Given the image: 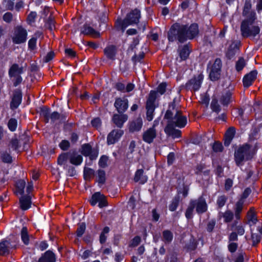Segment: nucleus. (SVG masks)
Wrapping results in <instances>:
<instances>
[{
	"label": "nucleus",
	"mask_w": 262,
	"mask_h": 262,
	"mask_svg": "<svg viewBox=\"0 0 262 262\" xmlns=\"http://www.w3.org/2000/svg\"><path fill=\"white\" fill-rule=\"evenodd\" d=\"M199 30L196 24H192L190 26L178 23L173 24L168 32V39L173 42L178 40L183 43L188 39H192L196 37Z\"/></svg>",
	"instance_id": "obj_1"
},
{
	"label": "nucleus",
	"mask_w": 262,
	"mask_h": 262,
	"mask_svg": "<svg viewBox=\"0 0 262 262\" xmlns=\"http://www.w3.org/2000/svg\"><path fill=\"white\" fill-rule=\"evenodd\" d=\"M257 149V143L254 145L245 143L239 146L234 154L236 165L238 166H243L245 162L253 159Z\"/></svg>",
	"instance_id": "obj_2"
},
{
	"label": "nucleus",
	"mask_w": 262,
	"mask_h": 262,
	"mask_svg": "<svg viewBox=\"0 0 262 262\" xmlns=\"http://www.w3.org/2000/svg\"><path fill=\"white\" fill-rule=\"evenodd\" d=\"M164 118L168 120V123L180 128L185 127L187 123L186 117L182 115L181 110L176 107L174 102L169 104Z\"/></svg>",
	"instance_id": "obj_3"
},
{
	"label": "nucleus",
	"mask_w": 262,
	"mask_h": 262,
	"mask_svg": "<svg viewBox=\"0 0 262 262\" xmlns=\"http://www.w3.org/2000/svg\"><path fill=\"white\" fill-rule=\"evenodd\" d=\"M141 13L139 10L135 9L128 13L123 20H117V23L120 26V29L123 32L127 26L137 24L139 22Z\"/></svg>",
	"instance_id": "obj_4"
},
{
	"label": "nucleus",
	"mask_w": 262,
	"mask_h": 262,
	"mask_svg": "<svg viewBox=\"0 0 262 262\" xmlns=\"http://www.w3.org/2000/svg\"><path fill=\"white\" fill-rule=\"evenodd\" d=\"M254 21L250 22L249 20H244L241 26L242 35L244 37H254L259 33L260 28L257 26H252Z\"/></svg>",
	"instance_id": "obj_5"
},
{
	"label": "nucleus",
	"mask_w": 262,
	"mask_h": 262,
	"mask_svg": "<svg viewBox=\"0 0 262 262\" xmlns=\"http://www.w3.org/2000/svg\"><path fill=\"white\" fill-rule=\"evenodd\" d=\"M39 15L43 19L45 27L52 32L55 28L54 16L50 7L45 6L39 12Z\"/></svg>",
	"instance_id": "obj_6"
},
{
	"label": "nucleus",
	"mask_w": 262,
	"mask_h": 262,
	"mask_svg": "<svg viewBox=\"0 0 262 262\" xmlns=\"http://www.w3.org/2000/svg\"><path fill=\"white\" fill-rule=\"evenodd\" d=\"M157 93L155 91H151L147 98L145 108L146 110V117L148 121L153 119L155 110L156 108L155 101L157 98Z\"/></svg>",
	"instance_id": "obj_7"
},
{
	"label": "nucleus",
	"mask_w": 262,
	"mask_h": 262,
	"mask_svg": "<svg viewBox=\"0 0 262 262\" xmlns=\"http://www.w3.org/2000/svg\"><path fill=\"white\" fill-rule=\"evenodd\" d=\"M33 179V174L30 176V180ZM33 191V184L32 181L31 180L27 187L26 191L27 194L23 195L19 199V207L24 211L29 209L31 207L32 204V197L29 194Z\"/></svg>",
	"instance_id": "obj_8"
},
{
	"label": "nucleus",
	"mask_w": 262,
	"mask_h": 262,
	"mask_svg": "<svg viewBox=\"0 0 262 262\" xmlns=\"http://www.w3.org/2000/svg\"><path fill=\"white\" fill-rule=\"evenodd\" d=\"M27 32L21 26H17L14 28L13 36L12 38L14 44H21L26 41Z\"/></svg>",
	"instance_id": "obj_9"
},
{
	"label": "nucleus",
	"mask_w": 262,
	"mask_h": 262,
	"mask_svg": "<svg viewBox=\"0 0 262 262\" xmlns=\"http://www.w3.org/2000/svg\"><path fill=\"white\" fill-rule=\"evenodd\" d=\"M204 76L202 73L195 75L185 85L186 88L191 91H198L201 87Z\"/></svg>",
	"instance_id": "obj_10"
},
{
	"label": "nucleus",
	"mask_w": 262,
	"mask_h": 262,
	"mask_svg": "<svg viewBox=\"0 0 262 262\" xmlns=\"http://www.w3.org/2000/svg\"><path fill=\"white\" fill-rule=\"evenodd\" d=\"M251 0H245L243 15L246 17L245 20H249L250 22L254 21L256 18L255 12L251 10Z\"/></svg>",
	"instance_id": "obj_11"
},
{
	"label": "nucleus",
	"mask_w": 262,
	"mask_h": 262,
	"mask_svg": "<svg viewBox=\"0 0 262 262\" xmlns=\"http://www.w3.org/2000/svg\"><path fill=\"white\" fill-rule=\"evenodd\" d=\"M97 203H99L98 206L100 208L107 205L106 197L99 192H96L93 194L90 200V203L92 206H95Z\"/></svg>",
	"instance_id": "obj_12"
},
{
	"label": "nucleus",
	"mask_w": 262,
	"mask_h": 262,
	"mask_svg": "<svg viewBox=\"0 0 262 262\" xmlns=\"http://www.w3.org/2000/svg\"><path fill=\"white\" fill-rule=\"evenodd\" d=\"M157 135L155 128V125L148 128L143 133L142 140L146 143L150 144L153 142L154 140L156 138Z\"/></svg>",
	"instance_id": "obj_13"
},
{
	"label": "nucleus",
	"mask_w": 262,
	"mask_h": 262,
	"mask_svg": "<svg viewBox=\"0 0 262 262\" xmlns=\"http://www.w3.org/2000/svg\"><path fill=\"white\" fill-rule=\"evenodd\" d=\"M114 106L118 113H124L128 107V100L125 97H118L115 99Z\"/></svg>",
	"instance_id": "obj_14"
},
{
	"label": "nucleus",
	"mask_w": 262,
	"mask_h": 262,
	"mask_svg": "<svg viewBox=\"0 0 262 262\" xmlns=\"http://www.w3.org/2000/svg\"><path fill=\"white\" fill-rule=\"evenodd\" d=\"M194 202V208L196 207V211L199 214H202L207 211L208 206L205 199L203 196H200L197 200H191Z\"/></svg>",
	"instance_id": "obj_15"
},
{
	"label": "nucleus",
	"mask_w": 262,
	"mask_h": 262,
	"mask_svg": "<svg viewBox=\"0 0 262 262\" xmlns=\"http://www.w3.org/2000/svg\"><path fill=\"white\" fill-rule=\"evenodd\" d=\"M128 115L124 113L115 114L112 117V122L118 128H122L128 120Z\"/></svg>",
	"instance_id": "obj_16"
},
{
	"label": "nucleus",
	"mask_w": 262,
	"mask_h": 262,
	"mask_svg": "<svg viewBox=\"0 0 262 262\" xmlns=\"http://www.w3.org/2000/svg\"><path fill=\"white\" fill-rule=\"evenodd\" d=\"M123 131L121 129H113L107 136V142L108 145L114 144L123 135Z\"/></svg>",
	"instance_id": "obj_17"
},
{
	"label": "nucleus",
	"mask_w": 262,
	"mask_h": 262,
	"mask_svg": "<svg viewBox=\"0 0 262 262\" xmlns=\"http://www.w3.org/2000/svg\"><path fill=\"white\" fill-rule=\"evenodd\" d=\"M143 126V121L141 117L129 121L128 124V127L129 133H135L139 132Z\"/></svg>",
	"instance_id": "obj_18"
},
{
	"label": "nucleus",
	"mask_w": 262,
	"mask_h": 262,
	"mask_svg": "<svg viewBox=\"0 0 262 262\" xmlns=\"http://www.w3.org/2000/svg\"><path fill=\"white\" fill-rule=\"evenodd\" d=\"M239 220L235 219L230 224L229 227L232 231L236 232L239 235H243L245 233V228L243 224L238 221Z\"/></svg>",
	"instance_id": "obj_19"
},
{
	"label": "nucleus",
	"mask_w": 262,
	"mask_h": 262,
	"mask_svg": "<svg viewBox=\"0 0 262 262\" xmlns=\"http://www.w3.org/2000/svg\"><path fill=\"white\" fill-rule=\"evenodd\" d=\"M22 100V94L20 91H16L14 94L10 102V108L12 110L16 109L20 104Z\"/></svg>",
	"instance_id": "obj_20"
},
{
	"label": "nucleus",
	"mask_w": 262,
	"mask_h": 262,
	"mask_svg": "<svg viewBox=\"0 0 262 262\" xmlns=\"http://www.w3.org/2000/svg\"><path fill=\"white\" fill-rule=\"evenodd\" d=\"M164 130L167 135L171 136L173 139L181 137V131L174 128L173 126L170 123H168Z\"/></svg>",
	"instance_id": "obj_21"
},
{
	"label": "nucleus",
	"mask_w": 262,
	"mask_h": 262,
	"mask_svg": "<svg viewBox=\"0 0 262 262\" xmlns=\"http://www.w3.org/2000/svg\"><path fill=\"white\" fill-rule=\"evenodd\" d=\"M236 129L233 126L228 128L224 136V145L228 146L230 145L235 134Z\"/></svg>",
	"instance_id": "obj_22"
},
{
	"label": "nucleus",
	"mask_w": 262,
	"mask_h": 262,
	"mask_svg": "<svg viewBox=\"0 0 262 262\" xmlns=\"http://www.w3.org/2000/svg\"><path fill=\"white\" fill-rule=\"evenodd\" d=\"M148 180L147 176L145 174L143 169H138L135 174L134 181L140 184H145Z\"/></svg>",
	"instance_id": "obj_23"
},
{
	"label": "nucleus",
	"mask_w": 262,
	"mask_h": 262,
	"mask_svg": "<svg viewBox=\"0 0 262 262\" xmlns=\"http://www.w3.org/2000/svg\"><path fill=\"white\" fill-rule=\"evenodd\" d=\"M257 75V72L253 71L246 75L243 78V85L245 88L250 86L255 80Z\"/></svg>",
	"instance_id": "obj_24"
},
{
	"label": "nucleus",
	"mask_w": 262,
	"mask_h": 262,
	"mask_svg": "<svg viewBox=\"0 0 262 262\" xmlns=\"http://www.w3.org/2000/svg\"><path fill=\"white\" fill-rule=\"evenodd\" d=\"M26 187V182L24 180L19 179L16 181L14 185V193L16 195L24 194V189Z\"/></svg>",
	"instance_id": "obj_25"
},
{
	"label": "nucleus",
	"mask_w": 262,
	"mask_h": 262,
	"mask_svg": "<svg viewBox=\"0 0 262 262\" xmlns=\"http://www.w3.org/2000/svg\"><path fill=\"white\" fill-rule=\"evenodd\" d=\"M247 224L250 226L255 225L258 221L257 214L254 207H250L247 213Z\"/></svg>",
	"instance_id": "obj_26"
},
{
	"label": "nucleus",
	"mask_w": 262,
	"mask_h": 262,
	"mask_svg": "<svg viewBox=\"0 0 262 262\" xmlns=\"http://www.w3.org/2000/svg\"><path fill=\"white\" fill-rule=\"evenodd\" d=\"M23 73V68L17 63L13 64L9 70V76L10 78L21 75Z\"/></svg>",
	"instance_id": "obj_27"
},
{
	"label": "nucleus",
	"mask_w": 262,
	"mask_h": 262,
	"mask_svg": "<svg viewBox=\"0 0 262 262\" xmlns=\"http://www.w3.org/2000/svg\"><path fill=\"white\" fill-rule=\"evenodd\" d=\"M81 33L86 35H90L94 37H98L100 34L93 28L88 25H84L82 27Z\"/></svg>",
	"instance_id": "obj_28"
},
{
	"label": "nucleus",
	"mask_w": 262,
	"mask_h": 262,
	"mask_svg": "<svg viewBox=\"0 0 262 262\" xmlns=\"http://www.w3.org/2000/svg\"><path fill=\"white\" fill-rule=\"evenodd\" d=\"M56 256L55 254L50 250L47 251L39 259L38 262H55Z\"/></svg>",
	"instance_id": "obj_29"
},
{
	"label": "nucleus",
	"mask_w": 262,
	"mask_h": 262,
	"mask_svg": "<svg viewBox=\"0 0 262 262\" xmlns=\"http://www.w3.org/2000/svg\"><path fill=\"white\" fill-rule=\"evenodd\" d=\"M220 102L224 106H227L232 101V93L229 91L224 92L220 98Z\"/></svg>",
	"instance_id": "obj_30"
},
{
	"label": "nucleus",
	"mask_w": 262,
	"mask_h": 262,
	"mask_svg": "<svg viewBox=\"0 0 262 262\" xmlns=\"http://www.w3.org/2000/svg\"><path fill=\"white\" fill-rule=\"evenodd\" d=\"M10 244L9 241L3 239L0 242V255L5 256L10 253V250L8 245Z\"/></svg>",
	"instance_id": "obj_31"
},
{
	"label": "nucleus",
	"mask_w": 262,
	"mask_h": 262,
	"mask_svg": "<svg viewBox=\"0 0 262 262\" xmlns=\"http://www.w3.org/2000/svg\"><path fill=\"white\" fill-rule=\"evenodd\" d=\"M244 202L242 201L238 200L235 204L234 207V215L235 219L241 220V214L243 211Z\"/></svg>",
	"instance_id": "obj_32"
},
{
	"label": "nucleus",
	"mask_w": 262,
	"mask_h": 262,
	"mask_svg": "<svg viewBox=\"0 0 262 262\" xmlns=\"http://www.w3.org/2000/svg\"><path fill=\"white\" fill-rule=\"evenodd\" d=\"M105 55L110 59H114L116 53V47L114 45L106 47L104 50Z\"/></svg>",
	"instance_id": "obj_33"
},
{
	"label": "nucleus",
	"mask_w": 262,
	"mask_h": 262,
	"mask_svg": "<svg viewBox=\"0 0 262 262\" xmlns=\"http://www.w3.org/2000/svg\"><path fill=\"white\" fill-rule=\"evenodd\" d=\"M220 217H223L226 223L231 222L234 217V213L230 210H227L224 212L220 213Z\"/></svg>",
	"instance_id": "obj_34"
},
{
	"label": "nucleus",
	"mask_w": 262,
	"mask_h": 262,
	"mask_svg": "<svg viewBox=\"0 0 262 262\" xmlns=\"http://www.w3.org/2000/svg\"><path fill=\"white\" fill-rule=\"evenodd\" d=\"M21 239L25 245H28L30 242V236L27 227L24 226L20 232Z\"/></svg>",
	"instance_id": "obj_35"
},
{
	"label": "nucleus",
	"mask_w": 262,
	"mask_h": 262,
	"mask_svg": "<svg viewBox=\"0 0 262 262\" xmlns=\"http://www.w3.org/2000/svg\"><path fill=\"white\" fill-rule=\"evenodd\" d=\"M190 49L188 45H184L179 49V55L182 60H185L190 54Z\"/></svg>",
	"instance_id": "obj_36"
},
{
	"label": "nucleus",
	"mask_w": 262,
	"mask_h": 262,
	"mask_svg": "<svg viewBox=\"0 0 262 262\" xmlns=\"http://www.w3.org/2000/svg\"><path fill=\"white\" fill-rule=\"evenodd\" d=\"M95 176V171L89 167H84L83 170V177L86 181H91Z\"/></svg>",
	"instance_id": "obj_37"
},
{
	"label": "nucleus",
	"mask_w": 262,
	"mask_h": 262,
	"mask_svg": "<svg viewBox=\"0 0 262 262\" xmlns=\"http://www.w3.org/2000/svg\"><path fill=\"white\" fill-rule=\"evenodd\" d=\"M162 240L165 244H169L173 239V234L168 230H164L162 233Z\"/></svg>",
	"instance_id": "obj_38"
},
{
	"label": "nucleus",
	"mask_w": 262,
	"mask_h": 262,
	"mask_svg": "<svg viewBox=\"0 0 262 262\" xmlns=\"http://www.w3.org/2000/svg\"><path fill=\"white\" fill-rule=\"evenodd\" d=\"M1 159L4 163L11 164L13 162L12 157L7 151H3L1 154Z\"/></svg>",
	"instance_id": "obj_39"
},
{
	"label": "nucleus",
	"mask_w": 262,
	"mask_h": 262,
	"mask_svg": "<svg viewBox=\"0 0 262 262\" xmlns=\"http://www.w3.org/2000/svg\"><path fill=\"white\" fill-rule=\"evenodd\" d=\"M180 203V196L179 195L176 196L172 200L170 204L169 205V209L171 211H175L178 207Z\"/></svg>",
	"instance_id": "obj_40"
},
{
	"label": "nucleus",
	"mask_w": 262,
	"mask_h": 262,
	"mask_svg": "<svg viewBox=\"0 0 262 262\" xmlns=\"http://www.w3.org/2000/svg\"><path fill=\"white\" fill-rule=\"evenodd\" d=\"M97 181L99 184H103L105 182V172L103 170L99 169L97 172Z\"/></svg>",
	"instance_id": "obj_41"
},
{
	"label": "nucleus",
	"mask_w": 262,
	"mask_h": 262,
	"mask_svg": "<svg viewBox=\"0 0 262 262\" xmlns=\"http://www.w3.org/2000/svg\"><path fill=\"white\" fill-rule=\"evenodd\" d=\"M70 162L75 165H79L82 162L83 158L81 155H73L70 157Z\"/></svg>",
	"instance_id": "obj_42"
},
{
	"label": "nucleus",
	"mask_w": 262,
	"mask_h": 262,
	"mask_svg": "<svg viewBox=\"0 0 262 262\" xmlns=\"http://www.w3.org/2000/svg\"><path fill=\"white\" fill-rule=\"evenodd\" d=\"M40 115L43 118L45 121L47 123L50 119V109L47 107H42L40 108Z\"/></svg>",
	"instance_id": "obj_43"
},
{
	"label": "nucleus",
	"mask_w": 262,
	"mask_h": 262,
	"mask_svg": "<svg viewBox=\"0 0 262 262\" xmlns=\"http://www.w3.org/2000/svg\"><path fill=\"white\" fill-rule=\"evenodd\" d=\"M194 208V202L190 201L188 207H187L186 212L185 216L187 219H191L193 216V212Z\"/></svg>",
	"instance_id": "obj_44"
},
{
	"label": "nucleus",
	"mask_w": 262,
	"mask_h": 262,
	"mask_svg": "<svg viewBox=\"0 0 262 262\" xmlns=\"http://www.w3.org/2000/svg\"><path fill=\"white\" fill-rule=\"evenodd\" d=\"M210 107L213 112L219 113L221 110V107L218 103L216 98H213L210 104Z\"/></svg>",
	"instance_id": "obj_45"
},
{
	"label": "nucleus",
	"mask_w": 262,
	"mask_h": 262,
	"mask_svg": "<svg viewBox=\"0 0 262 262\" xmlns=\"http://www.w3.org/2000/svg\"><path fill=\"white\" fill-rule=\"evenodd\" d=\"M92 146L89 144H84L81 147V153L84 156L88 157L92 152Z\"/></svg>",
	"instance_id": "obj_46"
},
{
	"label": "nucleus",
	"mask_w": 262,
	"mask_h": 262,
	"mask_svg": "<svg viewBox=\"0 0 262 262\" xmlns=\"http://www.w3.org/2000/svg\"><path fill=\"white\" fill-rule=\"evenodd\" d=\"M17 126V121L15 118H11L8 122V127L11 132L16 130Z\"/></svg>",
	"instance_id": "obj_47"
},
{
	"label": "nucleus",
	"mask_w": 262,
	"mask_h": 262,
	"mask_svg": "<svg viewBox=\"0 0 262 262\" xmlns=\"http://www.w3.org/2000/svg\"><path fill=\"white\" fill-rule=\"evenodd\" d=\"M86 229V225L85 223H81L78 224V228L77 229L76 234L77 236L81 237L85 232Z\"/></svg>",
	"instance_id": "obj_48"
},
{
	"label": "nucleus",
	"mask_w": 262,
	"mask_h": 262,
	"mask_svg": "<svg viewBox=\"0 0 262 262\" xmlns=\"http://www.w3.org/2000/svg\"><path fill=\"white\" fill-rule=\"evenodd\" d=\"M228 198L225 195L219 196L216 201V204L219 208H222L226 204Z\"/></svg>",
	"instance_id": "obj_49"
},
{
	"label": "nucleus",
	"mask_w": 262,
	"mask_h": 262,
	"mask_svg": "<svg viewBox=\"0 0 262 262\" xmlns=\"http://www.w3.org/2000/svg\"><path fill=\"white\" fill-rule=\"evenodd\" d=\"M69 158V153L62 154L58 158L57 163L60 165H63Z\"/></svg>",
	"instance_id": "obj_50"
},
{
	"label": "nucleus",
	"mask_w": 262,
	"mask_h": 262,
	"mask_svg": "<svg viewBox=\"0 0 262 262\" xmlns=\"http://www.w3.org/2000/svg\"><path fill=\"white\" fill-rule=\"evenodd\" d=\"M246 65V62L243 57H240L236 61L235 64L236 70L237 72H240L243 70Z\"/></svg>",
	"instance_id": "obj_51"
},
{
	"label": "nucleus",
	"mask_w": 262,
	"mask_h": 262,
	"mask_svg": "<svg viewBox=\"0 0 262 262\" xmlns=\"http://www.w3.org/2000/svg\"><path fill=\"white\" fill-rule=\"evenodd\" d=\"M260 131V128L259 127H255L252 128L251 133L249 135V140L252 141L257 139L258 133Z\"/></svg>",
	"instance_id": "obj_52"
},
{
	"label": "nucleus",
	"mask_w": 262,
	"mask_h": 262,
	"mask_svg": "<svg viewBox=\"0 0 262 262\" xmlns=\"http://www.w3.org/2000/svg\"><path fill=\"white\" fill-rule=\"evenodd\" d=\"M220 74L221 71H218V70H214L213 69H211L209 76L211 80L215 81L217 80L220 78Z\"/></svg>",
	"instance_id": "obj_53"
},
{
	"label": "nucleus",
	"mask_w": 262,
	"mask_h": 262,
	"mask_svg": "<svg viewBox=\"0 0 262 262\" xmlns=\"http://www.w3.org/2000/svg\"><path fill=\"white\" fill-rule=\"evenodd\" d=\"M237 51V49L235 47L232 48L231 46L228 49L226 52V56L229 59L232 58L235 55L236 52Z\"/></svg>",
	"instance_id": "obj_54"
},
{
	"label": "nucleus",
	"mask_w": 262,
	"mask_h": 262,
	"mask_svg": "<svg viewBox=\"0 0 262 262\" xmlns=\"http://www.w3.org/2000/svg\"><path fill=\"white\" fill-rule=\"evenodd\" d=\"M261 237L260 235L256 233H252L251 239L252 241V246H256V245L260 242Z\"/></svg>",
	"instance_id": "obj_55"
},
{
	"label": "nucleus",
	"mask_w": 262,
	"mask_h": 262,
	"mask_svg": "<svg viewBox=\"0 0 262 262\" xmlns=\"http://www.w3.org/2000/svg\"><path fill=\"white\" fill-rule=\"evenodd\" d=\"M42 77V74L39 71V68L34 64V79L39 81Z\"/></svg>",
	"instance_id": "obj_56"
},
{
	"label": "nucleus",
	"mask_w": 262,
	"mask_h": 262,
	"mask_svg": "<svg viewBox=\"0 0 262 262\" xmlns=\"http://www.w3.org/2000/svg\"><path fill=\"white\" fill-rule=\"evenodd\" d=\"M212 149L214 152H221L223 151V146L222 143L216 141L214 143L212 146Z\"/></svg>",
	"instance_id": "obj_57"
},
{
	"label": "nucleus",
	"mask_w": 262,
	"mask_h": 262,
	"mask_svg": "<svg viewBox=\"0 0 262 262\" xmlns=\"http://www.w3.org/2000/svg\"><path fill=\"white\" fill-rule=\"evenodd\" d=\"M222 67V61L220 58H216L212 66L211 69H213L214 70H218V71H221Z\"/></svg>",
	"instance_id": "obj_58"
},
{
	"label": "nucleus",
	"mask_w": 262,
	"mask_h": 262,
	"mask_svg": "<svg viewBox=\"0 0 262 262\" xmlns=\"http://www.w3.org/2000/svg\"><path fill=\"white\" fill-rule=\"evenodd\" d=\"M136 146V142L134 140H132L128 145V151L127 153V156L129 154H132L135 151Z\"/></svg>",
	"instance_id": "obj_59"
},
{
	"label": "nucleus",
	"mask_w": 262,
	"mask_h": 262,
	"mask_svg": "<svg viewBox=\"0 0 262 262\" xmlns=\"http://www.w3.org/2000/svg\"><path fill=\"white\" fill-rule=\"evenodd\" d=\"M206 166L205 164L200 163L196 166L195 173L199 174L201 172H204V173H208L209 171H204L206 169Z\"/></svg>",
	"instance_id": "obj_60"
},
{
	"label": "nucleus",
	"mask_w": 262,
	"mask_h": 262,
	"mask_svg": "<svg viewBox=\"0 0 262 262\" xmlns=\"http://www.w3.org/2000/svg\"><path fill=\"white\" fill-rule=\"evenodd\" d=\"M251 192V190L250 188H246L242 194L241 195V198L239 199V201H243L245 203V199H247L249 194Z\"/></svg>",
	"instance_id": "obj_61"
},
{
	"label": "nucleus",
	"mask_w": 262,
	"mask_h": 262,
	"mask_svg": "<svg viewBox=\"0 0 262 262\" xmlns=\"http://www.w3.org/2000/svg\"><path fill=\"white\" fill-rule=\"evenodd\" d=\"M11 147L14 150H17L19 148V141L17 139H12L10 141Z\"/></svg>",
	"instance_id": "obj_62"
},
{
	"label": "nucleus",
	"mask_w": 262,
	"mask_h": 262,
	"mask_svg": "<svg viewBox=\"0 0 262 262\" xmlns=\"http://www.w3.org/2000/svg\"><path fill=\"white\" fill-rule=\"evenodd\" d=\"M215 224L216 222L215 220H211L209 221L207 225V231L209 232H211L213 231Z\"/></svg>",
	"instance_id": "obj_63"
},
{
	"label": "nucleus",
	"mask_w": 262,
	"mask_h": 262,
	"mask_svg": "<svg viewBox=\"0 0 262 262\" xmlns=\"http://www.w3.org/2000/svg\"><path fill=\"white\" fill-rule=\"evenodd\" d=\"M3 19L4 21L10 23L13 19V15L11 12H7L4 14Z\"/></svg>",
	"instance_id": "obj_64"
}]
</instances>
